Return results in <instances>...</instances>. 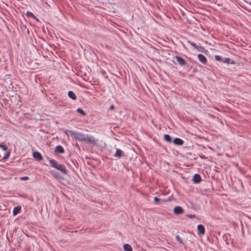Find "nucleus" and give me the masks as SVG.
I'll return each mask as SVG.
<instances>
[{"label":"nucleus","instance_id":"f257e3e1","mask_svg":"<svg viewBox=\"0 0 251 251\" xmlns=\"http://www.w3.org/2000/svg\"><path fill=\"white\" fill-rule=\"evenodd\" d=\"M69 132L70 135L76 140L84 142L87 144H92L93 145L97 144V141L91 135H85L77 131H69Z\"/></svg>","mask_w":251,"mask_h":251},{"label":"nucleus","instance_id":"f03ea898","mask_svg":"<svg viewBox=\"0 0 251 251\" xmlns=\"http://www.w3.org/2000/svg\"><path fill=\"white\" fill-rule=\"evenodd\" d=\"M49 162L50 163V166L56 169L57 170L60 171L64 175L67 174V171L65 167L62 164H58L57 162L54 159H50L49 160Z\"/></svg>","mask_w":251,"mask_h":251},{"label":"nucleus","instance_id":"7ed1b4c3","mask_svg":"<svg viewBox=\"0 0 251 251\" xmlns=\"http://www.w3.org/2000/svg\"><path fill=\"white\" fill-rule=\"evenodd\" d=\"M33 156L38 161H41L43 159V157L41 154L38 151H34L33 153Z\"/></svg>","mask_w":251,"mask_h":251},{"label":"nucleus","instance_id":"20e7f679","mask_svg":"<svg viewBox=\"0 0 251 251\" xmlns=\"http://www.w3.org/2000/svg\"><path fill=\"white\" fill-rule=\"evenodd\" d=\"M174 212L176 215H179L184 212V210L181 206H177L174 208Z\"/></svg>","mask_w":251,"mask_h":251},{"label":"nucleus","instance_id":"39448f33","mask_svg":"<svg viewBox=\"0 0 251 251\" xmlns=\"http://www.w3.org/2000/svg\"><path fill=\"white\" fill-rule=\"evenodd\" d=\"M123 156H124V152L121 150L117 149L116 152L114 155V157L120 158Z\"/></svg>","mask_w":251,"mask_h":251},{"label":"nucleus","instance_id":"423d86ee","mask_svg":"<svg viewBox=\"0 0 251 251\" xmlns=\"http://www.w3.org/2000/svg\"><path fill=\"white\" fill-rule=\"evenodd\" d=\"M193 181L194 183H199L201 181V178L200 175L196 174L193 176Z\"/></svg>","mask_w":251,"mask_h":251},{"label":"nucleus","instance_id":"0eeeda50","mask_svg":"<svg viewBox=\"0 0 251 251\" xmlns=\"http://www.w3.org/2000/svg\"><path fill=\"white\" fill-rule=\"evenodd\" d=\"M176 59L177 62L180 65L183 66L186 64V61L181 56H176Z\"/></svg>","mask_w":251,"mask_h":251},{"label":"nucleus","instance_id":"6e6552de","mask_svg":"<svg viewBox=\"0 0 251 251\" xmlns=\"http://www.w3.org/2000/svg\"><path fill=\"white\" fill-rule=\"evenodd\" d=\"M198 57L200 62H201L203 64H206L207 62V59L206 57L202 54H199L198 55Z\"/></svg>","mask_w":251,"mask_h":251},{"label":"nucleus","instance_id":"1a4fd4ad","mask_svg":"<svg viewBox=\"0 0 251 251\" xmlns=\"http://www.w3.org/2000/svg\"><path fill=\"white\" fill-rule=\"evenodd\" d=\"M173 143L176 145L181 146L183 144L184 141L179 138H176L173 140Z\"/></svg>","mask_w":251,"mask_h":251},{"label":"nucleus","instance_id":"9d476101","mask_svg":"<svg viewBox=\"0 0 251 251\" xmlns=\"http://www.w3.org/2000/svg\"><path fill=\"white\" fill-rule=\"evenodd\" d=\"M199 233L200 234L204 235L205 233V228L203 225H199L197 227Z\"/></svg>","mask_w":251,"mask_h":251},{"label":"nucleus","instance_id":"9b49d317","mask_svg":"<svg viewBox=\"0 0 251 251\" xmlns=\"http://www.w3.org/2000/svg\"><path fill=\"white\" fill-rule=\"evenodd\" d=\"M64 151L63 148L60 145L57 146L55 149V152L58 153H63Z\"/></svg>","mask_w":251,"mask_h":251},{"label":"nucleus","instance_id":"f8f14e48","mask_svg":"<svg viewBox=\"0 0 251 251\" xmlns=\"http://www.w3.org/2000/svg\"><path fill=\"white\" fill-rule=\"evenodd\" d=\"M21 210V207L20 206H18L15 207L13 210V215H16L18 214Z\"/></svg>","mask_w":251,"mask_h":251},{"label":"nucleus","instance_id":"ddd939ff","mask_svg":"<svg viewBox=\"0 0 251 251\" xmlns=\"http://www.w3.org/2000/svg\"><path fill=\"white\" fill-rule=\"evenodd\" d=\"M68 96L73 100L76 99V96L75 94L72 91H70L68 93Z\"/></svg>","mask_w":251,"mask_h":251},{"label":"nucleus","instance_id":"4468645a","mask_svg":"<svg viewBox=\"0 0 251 251\" xmlns=\"http://www.w3.org/2000/svg\"><path fill=\"white\" fill-rule=\"evenodd\" d=\"M124 249L125 251H133L131 246L128 244L124 245Z\"/></svg>","mask_w":251,"mask_h":251},{"label":"nucleus","instance_id":"2eb2a0df","mask_svg":"<svg viewBox=\"0 0 251 251\" xmlns=\"http://www.w3.org/2000/svg\"><path fill=\"white\" fill-rule=\"evenodd\" d=\"M170 201V199H168L167 200H160L159 198H158L157 197L154 198V201L156 203H157L160 201H161L162 202H165V201Z\"/></svg>","mask_w":251,"mask_h":251},{"label":"nucleus","instance_id":"dca6fc26","mask_svg":"<svg viewBox=\"0 0 251 251\" xmlns=\"http://www.w3.org/2000/svg\"><path fill=\"white\" fill-rule=\"evenodd\" d=\"M51 174L53 176V177H54L55 178H57L58 179H64V177L58 173H51Z\"/></svg>","mask_w":251,"mask_h":251},{"label":"nucleus","instance_id":"f3484780","mask_svg":"<svg viewBox=\"0 0 251 251\" xmlns=\"http://www.w3.org/2000/svg\"><path fill=\"white\" fill-rule=\"evenodd\" d=\"M164 138L166 141H167L169 143L172 142L171 137L169 134H165L164 136Z\"/></svg>","mask_w":251,"mask_h":251},{"label":"nucleus","instance_id":"a211bd4d","mask_svg":"<svg viewBox=\"0 0 251 251\" xmlns=\"http://www.w3.org/2000/svg\"><path fill=\"white\" fill-rule=\"evenodd\" d=\"M26 15L28 17H32L35 19H36L37 21H38V19H37L36 18V17L35 16V15L31 12H30V11H27L26 13Z\"/></svg>","mask_w":251,"mask_h":251},{"label":"nucleus","instance_id":"6ab92c4d","mask_svg":"<svg viewBox=\"0 0 251 251\" xmlns=\"http://www.w3.org/2000/svg\"><path fill=\"white\" fill-rule=\"evenodd\" d=\"M76 111L81 114L83 116L86 115V113L84 112V110H83L82 109L78 108L76 109Z\"/></svg>","mask_w":251,"mask_h":251},{"label":"nucleus","instance_id":"aec40b11","mask_svg":"<svg viewBox=\"0 0 251 251\" xmlns=\"http://www.w3.org/2000/svg\"><path fill=\"white\" fill-rule=\"evenodd\" d=\"M188 43L192 46H193L195 49H198V46L195 43L192 42L190 41H188Z\"/></svg>","mask_w":251,"mask_h":251},{"label":"nucleus","instance_id":"412c9836","mask_svg":"<svg viewBox=\"0 0 251 251\" xmlns=\"http://www.w3.org/2000/svg\"><path fill=\"white\" fill-rule=\"evenodd\" d=\"M215 59L218 61L222 62L223 61V59L222 58L221 56L219 55H215Z\"/></svg>","mask_w":251,"mask_h":251},{"label":"nucleus","instance_id":"4be33fe9","mask_svg":"<svg viewBox=\"0 0 251 251\" xmlns=\"http://www.w3.org/2000/svg\"><path fill=\"white\" fill-rule=\"evenodd\" d=\"M176 240L180 244H183L182 240L181 239V238L179 237V235H176Z\"/></svg>","mask_w":251,"mask_h":251},{"label":"nucleus","instance_id":"5701e85b","mask_svg":"<svg viewBox=\"0 0 251 251\" xmlns=\"http://www.w3.org/2000/svg\"><path fill=\"white\" fill-rule=\"evenodd\" d=\"M9 155H10V153L9 152H6L5 154V155H4V156L3 157L2 159L5 160V159H7L9 157Z\"/></svg>","mask_w":251,"mask_h":251},{"label":"nucleus","instance_id":"b1692460","mask_svg":"<svg viewBox=\"0 0 251 251\" xmlns=\"http://www.w3.org/2000/svg\"><path fill=\"white\" fill-rule=\"evenodd\" d=\"M230 61V59L229 58H226L225 59H223V61H222V62L224 63H229Z\"/></svg>","mask_w":251,"mask_h":251},{"label":"nucleus","instance_id":"393cba45","mask_svg":"<svg viewBox=\"0 0 251 251\" xmlns=\"http://www.w3.org/2000/svg\"><path fill=\"white\" fill-rule=\"evenodd\" d=\"M199 51L202 52L203 50H204V48L201 46H198V49H197Z\"/></svg>","mask_w":251,"mask_h":251},{"label":"nucleus","instance_id":"a878e982","mask_svg":"<svg viewBox=\"0 0 251 251\" xmlns=\"http://www.w3.org/2000/svg\"><path fill=\"white\" fill-rule=\"evenodd\" d=\"M0 148H1L3 151H7V147L5 145H0Z\"/></svg>","mask_w":251,"mask_h":251},{"label":"nucleus","instance_id":"bb28decb","mask_svg":"<svg viewBox=\"0 0 251 251\" xmlns=\"http://www.w3.org/2000/svg\"><path fill=\"white\" fill-rule=\"evenodd\" d=\"M20 178H21V180H25L29 179V177L28 176L21 177Z\"/></svg>","mask_w":251,"mask_h":251},{"label":"nucleus","instance_id":"cd10ccee","mask_svg":"<svg viewBox=\"0 0 251 251\" xmlns=\"http://www.w3.org/2000/svg\"><path fill=\"white\" fill-rule=\"evenodd\" d=\"M187 216L190 218H194L196 217L195 215L189 214Z\"/></svg>","mask_w":251,"mask_h":251},{"label":"nucleus","instance_id":"c85d7f7f","mask_svg":"<svg viewBox=\"0 0 251 251\" xmlns=\"http://www.w3.org/2000/svg\"><path fill=\"white\" fill-rule=\"evenodd\" d=\"M115 108V107L113 105H111L110 107H109V109L111 110H114Z\"/></svg>","mask_w":251,"mask_h":251}]
</instances>
